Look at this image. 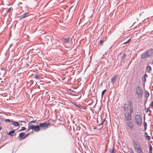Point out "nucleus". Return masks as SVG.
I'll list each match as a JSON object with an SVG mask.
<instances>
[{"instance_id":"f257e3e1","label":"nucleus","mask_w":153,"mask_h":153,"mask_svg":"<svg viewBox=\"0 0 153 153\" xmlns=\"http://www.w3.org/2000/svg\"><path fill=\"white\" fill-rule=\"evenodd\" d=\"M136 94L138 98H140L142 97L143 91L142 89L139 86H137L136 88Z\"/></svg>"},{"instance_id":"f03ea898","label":"nucleus","mask_w":153,"mask_h":153,"mask_svg":"<svg viewBox=\"0 0 153 153\" xmlns=\"http://www.w3.org/2000/svg\"><path fill=\"white\" fill-rule=\"evenodd\" d=\"M135 120L137 124L140 126L142 124V120L140 115L136 114L135 117Z\"/></svg>"},{"instance_id":"7ed1b4c3","label":"nucleus","mask_w":153,"mask_h":153,"mask_svg":"<svg viewBox=\"0 0 153 153\" xmlns=\"http://www.w3.org/2000/svg\"><path fill=\"white\" fill-rule=\"evenodd\" d=\"M124 120L126 121H131L132 119V114L128 113V111L125 112L124 114Z\"/></svg>"},{"instance_id":"20e7f679","label":"nucleus","mask_w":153,"mask_h":153,"mask_svg":"<svg viewBox=\"0 0 153 153\" xmlns=\"http://www.w3.org/2000/svg\"><path fill=\"white\" fill-rule=\"evenodd\" d=\"M30 128L36 132H38L40 129L39 125H32L30 127Z\"/></svg>"},{"instance_id":"39448f33","label":"nucleus","mask_w":153,"mask_h":153,"mask_svg":"<svg viewBox=\"0 0 153 153\" xmlns=\"http://www.w3.org/2000/svg\"><path fill=\"white\" fill-rule=\"evenodd\" d=\"M49 123L47 124L46 122L40 123L39 126L40 128H43L44 129H46L49 126Z\"/></svg>"},{"instance_id":"423d86ee","label":"nucleus","mask_w":153,"mask_h":153,"mask_svg":"<svg viewBox=\"0 0 153 153\" xmlns=\"http://www.w3.org/2000/svg\"><path fill=\"white\" fill-rule=\"evenodd\" d=\"M127 126L130 129H132L133 128V125L131 121H126Z\"/></svg>"},{"instance_id":"0eeeda50","label":"nucleus","mask_w":153,"mask_h":153,"mask_svg":"<svg viewBox=\"0 0 153 153\" xmlns=\"http://www.w3.org/2000/svg\"><path fill=\"white\" fill-rule=\"evenodd\" d=\"M132 142L134 149L140 146V144L137 141L133 140H132Z\"/></svg>"},{"instance_id":"6e6552de","label":"nucleus","mask_w":153,"mask_h":153,"mask_svg":"<svg viewBox=\"0 0 153 153\" xmlns=\"http://www.w3.org/2000/svg\"><path fill=\"white\" fill-rule=\"evenodd\" d=\"M117 76V75H114L111 78V82L113 84H114L115 82L116 81V78Z\"/></svg>"},{"instance_id":"1a4fd4ad","label":"nucleus","mask_w":153,"mask_h":153,"mask_svg":"<svg viewBox=\"0 0 153 153\" xmlns=\"http://www.w3.org/2000/svg\"><path fill=\"white\" fill-rule=\"evenodd\" d=\"M149 57L148 54L147 52L146 51L144 52L142 54L141 56V58L142 59H145L148 58Z\"/></svg>"},{"instance_id":"9d476101","label":"nucleus","mask_w":153,"mask_h":153,"mask_svg":"<svg viewBox=\"0 0 153 153\" xmlns=\"http://www.w3.org/2000/svg\"><path fill=\"white\" fill-rule=\"evenodd\" d=\"M147 52L149 56H151L153 55V49H149L147 51Z\"/></svg>"},{"instance_id":"9b49d317","label":"nucleus","mask_w":153,"mask_h":153,"mask_svg":"<svg viewBox=\"0 0 153 153\" xmlns=\"http://www.w3.org/2000/svg\"><path fill=\"white\" fill-rule=\"evenodd\" d=\"M25 134L24 132H21L19 133V135L18 136V137L19 138H21L20 140H23L25 139Z\"/></svg>"},{"instance_id":"f8f14e48","label":"nucleus","mask_w":153,"mask_h":153,"mask_svg":"<svg viewBox=\"0 0 153 153\" xmlns=\"http://www.w3.org/2000/svg\"><path fill=\"white\" fill-rule=\"evenodd\" d=\"M135 149L137 153H145L144 152H143L142 151V149L141 148L140 146L139 147H137Z\"/></svg>"},{"instance_id":"ddd939ff","label":"nucleus","mask_w":153,"mask_h":153,"mask_svg":"<svg viewBox=\"0 0 153 153\" xmlns=\"http://www.w3.org/2000/svg\"><path fill=\"white\" fill-rule=\"evenodd\" d=\"M12 124L14 126H19L18 128H17V129H18L20 126V125L19 123L17 122L13 121Z\"/></svg>"},{"instance_id":"4468645a","label":"nucleus","mask_w":153,"mask_h":153,"mask_svg":"<svg viewBox=\"0 0 153 153\" xmlns=\"http://www.w3.org/2000/svg\"><path fill=\"white\" fill-rule=\"evenodd\" d=\"M123 109L124 111H128L129 110V108L128 106L125 103L123 107Z\"/></svg>"},{"instance_id":"2eb2a0df","label":"nucleus","mask_w":153,"mask_h":153,"mask_svg":"<svg viewBox=\"0 0 153 153\" xmlns=\"http://www.w3.org/2000/svg\"><path fill=\"white\" fill-rule=\"evenodd\" d=\"M120 55V59H121V61L123 60L126 56V55L125 53H123V54H121Z\"/></svg>"},{"instance_id":"dca6fc26","label":"nucleus","mask_w":153,"mask_h":153,"mask_svg":"<svg viewBox=\"0 0 153 153\" xmlns=\"http://www.w3.org/2000/svg\"><path fill=\"white\" fill-rule=\"evenodd\" d=\"M62 39H63L64 42L66 43H69L71 40V39L70 38H63Z\"/></svg>"},{"instance_id":"f3484780","label":"nucleus","mask_w":153,"mask_h":153,"mask_svg":"<svg viewBox=\"0 0 153 153\" xmlns=\"http://www.w3.org/2000/svg\"><path fill=\"white\" fill-rule=\"evenodd\" d=\"M4 121L5 122L7 123V122L9 123V125L12 124L13 122V120L9 119H4Z\"/></svg>"},{"instance_id":"a211bd4d","label":"nucleus","mask_w":153,"mask_h":153,"mask_svg":"<svg viewBox=\"0 0 153 153\" xmlns=\"http://www.w3.org/2000/svg\"><path fill=\"white\" fill-rule=\"evenodd\" d=\"M15 131L14 130L11 131L9 132H8L7 134L13 137V134L15 132Z\"/></svg>"},{"instance_id":"6ab92c4d","label":"nucleus","mask_w":153,"mask_h":153,"mask_svg":"<svg viewBox=\"0 0 153 153\" xmlns=\"http://www.w3.org/2000/svg\"><path fill=\"white\" fill-rule=\"evenodd\" d=\"M129 112L128 111V113L132 114L133 113V107H129Z\"/></svg>"},{"instance_id":"aec40b11","label":"nucleus","mask_w":153,"mask_h":153,"mask_svg":"<svg viewBox=\"0 0 153 153\" xmlns=\"http://www.w3.org/2000/svg\"><path fill=\"white\" fill-rule=\"evenodd\" d=\"M151 70H152V68L150 66L148 65L147 66V68L146 69V71L147 72H149Z\"/></svg>"},{"instance_id":"412c9836","label":"nucleus","mask_w":153,"mask_h":153,"mask_svg":"<svg viewBox=\"0 0 153 153\" xmlns=\"http://www.w3.org/2000/svg\"><path fill=\"white\" fill-rule=\"evenodd\" d=\"M74 105L75 106H76V107H77V108H82V106L79 105H78L76 103H74Z\"/></svg>"},{"instance_id":"4be33fe9","label":"nucleus","mask_w":153,"mask_h":153,"mask_svg":"<svg viewBox=\"0 0 153 153\" xmlns=\"http://www.w3.org/2000/svg\"><path fill=\"white\" fill-rule=\"evenodd\" d=\"M109 152H111L110 153H116V151L114 149V147L113 146V149L112 150H111V149L109 150Z\"/></svg>"},{"instance_id":"5701e85b","label":"nucleus","mask_w":153,"mask_h":153,"mask_svg":"<svg viewBox=\"0 0 153 153\" xmlns=\"http://www.w3.org/2000/svg\"><path fill=\"white\" fill-rule=\"evenodd\" d=\"M145 97L147 98L149 96V93L148 92V91H145Z\"/></svg>"},{"instance_id":"b1692460","label":"nucleus","mask_w":153,"mask_h":153,"mask_svg":"<svg viewBox=\"0 0 153 153\" xmlns=\"http://www.w3.org/2000/svg\"><path fill=\"white\" fill-rule=\"evenodd\" d=\"M128 103L129 107H133L132 102L131 100H129Z\"/></svg>"},{"instance_id":"393cba45","label":"nucleus","mask_w":153,"mask_h":153,"mask_svg":"<svg viewBox=\"0 0 153 153\" xmlns=\"http://www.w3.org/2000/svg\"><path fill=\"white\" fill-rule=\"evenodd\" d=\"M26 128L25 127H22L21 128L20 130H19L18 131H24V130H26Z\"/></svg>"},{"instance_id":"a878e982","label":"nucleus","mask_w":153,"mask_h":153,"mask_svg":"<svg viewBox=\"0 0 153 153\" xmlns=\"http://www.w3.org/2000/svg\"><path fill=\"white\" fill-rule=\"evenodd\" d=\"M34 78H36L37 79H39L40 78V76L38 75H35L33 77Z\"/></svg>"},{"instance_id":"bb28decb","label":"nucleus","mask_w":153,"mask_h":153,"mask_svg":"<svg viewBox=\"0 0 153 153\" xmlns=\"http://www.w3.org/2000/svg\"><path fill=\"white\" fill-rule=\"evenodd\" d=\"M106 89H105L104 90H103L102 92V94H101V97H103V95H104L105 92H106Z\"/></svg>"},{"instance_id":"cd10ccee","label":"nucleus","mask_w":153,"mask_h":153,"mask_svg":"<svg viewBox=\"0 0 153 153\" xmlns=\"http://www.w3.org/2000/svg\"><path fill=\"white\" fill-rule=\"evenodd\" d=\"M128 149L129 150L130 153H134L133 152V149L132 148H128Z\"/></svg>"},{"instance_id":"c85d7f7f","label":"nucleus","mask_w":153,"mask_h":153,"mask_svg":"<svg viewBox=\"0 0 153 153\" xmlns=\"http://www.w3.org/2000/svg\"><path fill=\"white\" fill-rule=\"evenodd\" d=\"M1 70L4 71V74H5L6 73V71H7V69L6 68H2L1 69Z\"/></svg>"},{"instance_id":"c756f323","label":"nucleus","mask_w":153,"mask_h":153,"mask_svg":"<svg viewBox=\"0 0 153 153\" xmlns=\"http://www.w3.org/2000/svg\"><path fill=\"white\" fill-rule=\"evenodd\" d=\"M24 17L25 18L28 16V13H25L23 14Z\"/></svg>"},{"instance_id":"7c9ffc66","label":"nucleus","mask_w":153,"mask_h":153,"mask_svg":"<svg viewBox=\"0 0 153 153\" xmlns=\"http://www.w3.org/2000/svg\"><path fill=\"white\" fill-rule=\"evenodd\" d=\"M146 138L148 140H150V137L149 136H148V135H147L146 136Z\"/></svg>"},{"instance_id":"2f4dec72","label":"nucleus","mask_w":153,"mask_h":153,"mask_svg":"<svg viewBox=\"0 0 153 153\" xmlns=\"http://www.w3.org/2000/svg\"><path fill=\"white\" fill-rule=\"evenodd\" d=\"M142 80H143V83H145V82L146 81V78L145 77H143L142 78Z\"/></svg>"},{"instance_id":"473e14b6","label":"nucleus","mask_w":153,"mask_h":153,"mask_svg":"<svg viewBox=\"0 0 153 153\" xmlns=\"http://www.w3.org/2000/svg\"><path fill=\"white\" fill-rule=\"evenodd\" d=\"M30 133L29 132V133H27L25 135V138L26 137H27V136H28L30 134Z\"/></svg>"},{"instance_id":"72a5a7b5","label":"nucleus","mask_w":153,"mask_h":153,"mask_svg":"<svg viewBox=\"0 0 153 153\" xmlns=\"http://www.w3.org/2000/svg\"><path fill=\"white\" fill-rule=\"evenodd\" d=\"M104 42V40H101L100 41V44H101V45H102V43H103Z\"/></svg>"},{"instance_id":"f704fd0d","label":"nucleus","mask_w":153,"mask_h":153,"mask_svg":"<svg viewBox=\"0 0 153 153\" xmlns=\"http://www.w3.org/2000/svg\"><path fill=\"white\" fill-rule=\"evenodd\" d=\"M149 151H152V147L151 145H149Z\"/></svg>"},{"instance_id":"c9c22d12","label":"nucleus","mask_w":153,"mask_h":153,"mask_svg":"<svg viewBox=\"0 0 153 153\" xmlns=\"http://www.w3.org/2000/svg\"><path fill=\"white\" fill-rule=\"evenodd\" d=\"M131 39V38H130L127 41H126V42H124L123 44H126L129 41H130Z\"/></svg>"},{"instance_id":"e433bc0d","label":"nucleus","mask_w":153,"mask_h":153,"mask_svg":"<svg viewBox=\"0 0 153 153\" xmlns=\"http://www.w3.org/2000/svg\"><path fill=\"white\" fill-rule=\"evenodd\" d=\"M23 14L21 15L20 16V19H22L24 18H25L24 17V16H23Z\"/></svg>"},{"instance_id":"4c0bfd02","label":"nucleus","mask_w":153,"mask_h":153,"mask_svg":"<svg viewBox=\"0 0 153 153\" xmlns=\"http://www.w3.org/2000/svg\"><path fill=\"white\" fill-rule=\"evenodd\" d=\"M149 110V108H145V111L146 112H147Z\"/></svg>"},{"instance_id":"58836bf2","label":"nucleus","mask_w":153,"mask_h":153,"mask_svg":"<svg viewBox=\"0 0 153 153\" xmlns=\"http://www.w3.org/2000/svg\"><path fill=\"white\" fill-rule=\"evenodd\" d=\"M143 125H144V126H147L146 123L145 121H144L143 122Z\"/></svg>"},{"instance_id":"ea45409f","label":"nucleus","mask_w":153,"mask_h":153,"mask_svg":"<svg viewBox=\"0 0 153 153\" xmlns=\"http://www.w3.org/2000/svg\"><path fill=\"white\" fill-rule=\"evenodd\" d=\"M36 120H32L30 122V123H36Z\"/></svg>"},{"instance_id":"a19ab883","label":"nucleus","mask_w":153,"mask_h":153,"mask_svg":"<svg viewBox=\"0 0 153 153\" xmlns=\"http://www.w3.org/2000/svg\"><path fill=\"white\" fill-rule=\"evenodd\" d=\"M10 8H9V9H7V13L9 12L10 11Z\"/></svg>"},{"instance_id":"79ce46f5","label":"nucleus","mask_w":153,"mask_h":153,"mask_svg":"<svg viewBox=\"0 0 153 153\" xmlns=\"http://www.w3.org/2000/svg\"><path fill=\"white\" fill-rule=\"evenodd\" d=\"M151 106H152V107H153V101H152L151 103Z\"/></svg>"},{"instance_id":"37998d69","label":"nucleus","mask_w":153,"mask_h":153,"mask_svg":"<svg viewBox=\"0 0 153 153\" xmlns=\"http://www.w3.org/2000/svg\"><path fill=\"white\" fill-rule=\"evenodd\" d=\"M104 121H102V122L100 124V125H102L104 123Z\"/></svg>"},{"instance_id":"c03bdc74","label":"nucleus","mask_w":153,"mask_h":153,"mask_svg":"<svg viewBox=\"0 0 153 153\" xmlns=\"http://www.w3.org/2000/svg\"><path fill=\"white\" fill-rule=\"evenodd\" d=\"M147 76V75L146 74H145V75H144L143 77H145Z\"/></svg>"},{"instance_id":"a18cd8bd","label":"nucleus","mask_w":153,"mask_h":153,"mask_svg":"<svg viewBox=\"0 0 153 153\" xmlns=\"http://www.w3.org/2000/svg\"><path fill=\"white\" fill-rule=\"evenodd\" d=\"M144 129L145 130L146 129V126H144Z\"/></svg>"},{"instance_id":"49530a36","label":"nucleus","mask_w":153,"mask_h":153,"mask_svg":"<svg viewBox=\"0 0 153 153\" xmlns=\"http://www.w3.org/2000/svg\"><path fill=\"white\" fill-rule=\"evenodd\" d=\"M145 134L146 135V136L147 135H147V133L146 132H145Z\"/></svg>"},{"instance_id":"de8ad7c7","label":"nucleus","mask_w":153,"mask_h":153,"mask_svg":"<svg viewBox=\"0 0 153 153\" xmlns=\"http://www.w3.org/2000/svg\"><path fill=\"white\" fill-rule=\"evenodd\" d=\"M105 118L104 119H103V120L102 121H104V122L105 121Z\"/></svg>"},{"instance_id":"09e8293b","label":"nucleus","mask_w":153,"mask_h":153,"mask_svg":"<svg viewBox=\"0 0 153 153\" xmlns=\"http://www.w3.org/2000/svg\"><path fill=\"white\" fill-rule=\"evenodd\" d=\"M149 153H152V151H149Z\"/></svg>"},{"instance_id":"8fccbe9b","label":"nucleus","mask_w":153,"mask_h":153,"mask_svg":"<svg viewBox=\"0 0 153 153\" xmlns=\"http://www.w3.org/2000/svg\"><path fill=\"white\" fill-rule=\"evenodd\" d=\"M21 122H22L25 123H26V122H25V121H22Z\"/></svg>"},{"instance_id":"3c124183","label":"nucleus","mask_w":153,"mask_h":153,"mask_svg":"<svg viewBox=\"0 0 153 153\" xmlns=\"http://www.w3.org/2000/svg\"><path fill=\"white\" fill-rule=\"evenodd\" d=\"M30 129V127L27 129V131L28 130H29V129Z\"/></svg>"},{"instance_id":"603ef678","label":"nucleus","mask_w":153,"mask_h":153,"mask_svg":"<svg viewBox=\"0 0 153 153\" xmlns=\"http://www.w3.org/2000/svg\"><path fill=\"white\" fill-rule=\"evenodd\" d=\"M1 129V127H0V131Z\"/></svg>"},{"instance_id":"864d4df0","label":"nucleus","mask_w":153,"mask_h":153,"mask_svg":"<svg viewBox=\"0 0 153 153\" xmlns=\"http://www.w3.org/2000/svg\"><path fill=\"white\" fill-rule=\"evenodd\" d=\"M71 92H74V91H73V90H71Z\"/></svg>"},{"instance_id":"5fc2aeb1","label":"nucleus","mask_w":153,"mask_h":153,"mask_svg":"<svg viewBox=\"0 0 153 153\" xmlns=\"http://www.w3.org/2000/svg\"><path fill=\"white\" fill-rule=\"evenodd\" d=\"M30 122H29V123H28V125H29V124H30Z\"/></svg>"},{"instance_id":"6e6d98bb","label":"nucleus","mask_w":153,"mask_h":153,"mask_svg":"<svg viewBox=\"0 0 153 153\" xmlns=\"http://www.w3.org/2000/svg\"><path fill=\"white\" fill-rule=\"evenodd\" d=\"M69 90H71V89H69Z\"/></svg>"},{"instance_id":"4d7b16f0","label":"nucleus","mask_w":153,"mask_h":153,"mask_svg":"<svg viewBox=\"0 0 153 153\" xmlns=\"http://www.w3.org/2000/svg\"><path fill=\"white\" fill-rule=\"evenodd\" d=\"M21 125H22V124L21 123Z\"/></svg>"},{"instance_id":"13d9d810","label":"nucleus","mask_w":153,"mask_h":153,"mask_svg":"<svg viewBox=\"0 0 153 153\" xmlns=\"http://www.w3.org/2000/svg\"><path fill=\"white\" fill-rule=\"evenodd\" d=\"M72 38H71V40H72Z\"/></svg>"}]
</instances>
